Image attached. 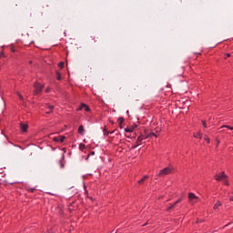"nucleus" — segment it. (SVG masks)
<instances>
[{
  "instance_id": "4be33fe9",
  "label": "nucleus",
  "mask_w": 233,
  "mask_h": 233,
  "mask_svg": "<svg viewBox=\"0 0 233 233\" xmlns=\"http://www.w3.org/2000/svg\"><path fill=\"white\" fill-rule=\"evenodd\" d=\"M79 149L80 150H85V144H80L79 145Z\"/></svg>"
},
{
  "instance_id": "2eb2a0df",
  "label": "nucleus",
  "mask_w": 233,
  "mask_h": 233,
  "mask_svg": "<svg viewBox=\"0 0 233 233\" xmlns=\"http://www.w3.org/2000/svg\"><path fill=\"white\" fill-rule=\"evenodd\" d=\"M219 207H221V202H220V201H218V202L214 205L213 208H214V210H218V208H219Z\"/></svg>"
},
{
  "instance_id": "bb28decb",
  "label": "nucleus",
  "mask_w": 233,
  "mask_h": 233,
  "mask_svg": "<svg viewBox=\"0 0 233 233\" xmlns=\"http://www.w3.org/2000/svg\"><path fill=\"white\" fill-rule=\"evenodd\" d=\"M137 147L138 146L136 144V145H133L131 148H137Z\"/></svg>"
},
{
  "instance_id": "a211bd4d",
  "label": "nucleus",
  "mask_w": 233,
  "mask_h": 233,
  "mask_svg": "<svg viewBox=\"0 0 233 233\" xmlns=\"http://www.w3.org/2000/svg\"><path fill=\"white\" fill-rule=\"evenodd\" d=\"M204 139L205 141H207V143H210V138L208 137V136L205 135Z\"/></svg>"
},
{
  "instance_id": "6e6552de",
  "label": "nucleus",
  "mask_w": 233,
  "mask_h": 233,
  "mask_svg": "<svg viewBox=\"0 0 233 233\" xmlns=\"http://www.w3.org/2000/svg\"><path fill=\"white\" fill-rule=\"evenodd\" d=\"M136 128H137V125H134V126H131L130 127H126L125 128V132H134V130H136Z\"/></svg>"
},
{
  "instance_id": "a878e982",
  "label": "nucleus",
  "mask_w": 233,
  "mask_h": 233,
  "mask_svg": "<svg viewBox=\"0 0 233 233\" xmlns=\"http://www.w3.org/2000/svg\"><path fill=\"white\" fill-rule=\"evenodd\" d=\"M150 136H154L155 137H157L158 135H157V134L154 133V132H151V133H150Z\"/></svg>"
},
{
  "instance_id": "f257e3e1",
  "label": "nucleus",
  "mask_w": 233,
  "mask_h": 233,
  "mask_svg": "<svg viewBox=\"0 0 233 233\" xmlns=\"http://www.w3.org/2000/svg\"><path fill=\"white\" fill-rule=\"evenodd\" d=\"M173 171L174 169H172V167H165L159 171L157 176L158 177H165V176H168V174H172Z\"/></svg>"
},
{
  "instance_id": "cd10ccee",
  "label": "nucleus",
  "mask_w": 233,
  "mask_h": 233,
  "mask_svg": "<svg viewBox=\"0 0 233 233\" xmlns=\"http://www.w3.org/2000/svg\"><path fill=\"white\" fill-rule=\"evenodd\" d=\"M230 56H231L230 54H228V53L226 54V57H230Z\"/></svg>"
},
{
  "instance_id": "6ab92c4d",
  "label": "nucleus",
  "mask_w": 233,
  "mask_h": 233,
  "mask_svg": "<svg viewBox=\"0 0 233 233\" xmlns=\"http://www.w3.org/2000/svg\"><path fill=\"white\" fill-rule=\"evenodd\" d=\"M56 79L58 81H61V74H59V72L56 71Z\"/></svg>"
},
{
  "instance_id": "423d86ee",
  "label": "nucleus",
  "mask_w": 233,
  "mask_h": 233,
  "mask_svg": "<svg viewBox=\"0 0 233 233\" xmlns=\"http://www.w3.org/2000/svg\"><path fill=\"white\" fill-rule=\"evenodd\" d=\"M65 139H66L65 136H60V137H55L53 138V141H55L56 143H63Z\"/></svg>"
},
{
  "instance_id": "0eeeda50",
  "label": "nucleus",
  "mask_w": 233,
  "mask_h": 233,
  "mask_svg": "<svg viewBox=\"0 0 233 233\" xmlns=\"http://www.w3.org/2000/svg\"><path fill=\"white\" fill-rule=\"evenodd\" d=\"M145 139V137H143V135H140L136 142V145H137V147H139V145H143V140Z\"/></svg>"
},
{
  "instance_id": "c756f323",
  "label": "nucleus",
  "mask_w": 233,
  "mask_h": 233,
  "mask_svg": "<svg viewBox=\"0 0 233 233\" xmlns=\"http://www.w3.org/2000/svg\"><path fill=\"white\" fill-rule=\"evenodd\" d=\"M34 190H35V189L31 188V189H29V192H34Z\"/></svg>"
},
{
  "instance_id": "4468645a",
  "label": "nucleus",
  "mask_w": 233,
  "mask_h": 233,
  "mask_svg": "<svg viewBox=\"0 0 233 233\" xmlns=\"http://www.w3.org/2000/svg\"><path fill=\"white\" fill-rule=\"evenodd\" d=\"M46 106L49 110L46 111V114H52V110H54V106H50L48 104Z\"/></svg>"
},
{
  "instance_id": "b1692460",
  "label": "nucleus",
  "mask_w": 233,
  "mask_h": 233,
  "mask_svg": "<svg viewBox=\"0 0 233 233\" xmlns=\"http://www.w3.org/2000/svg\"><path fill=\"white\" fill-rule=\"evenodd\" d=\"M183 199L182 198H178L176 202H175V205H177L178 203H181Z\"/></svg>"
},
{
  "instance_id": "9b49d317",
  "label": "nucleus",
  "mask_w": 233,
  "mask_h": 233,
  "mask_svg": "<svg viewBox=\"0 0 233 233\" xmlns=\"http://www.w3.org/2000/svg\"><path fill=\"white\" fill-rule=\"evenodd\" d=\"M78 134H80L81 136L85 135V127L83 126H79Z\"/></svg>"
},
{
  "instance_id": "dca6fc26",
  "label": "nucleus",
  "mask_w": 233,
  "mask_h": 233,
  "mask_svg": "<svg viewBox=\"0 0 233 233\" xmlns=\"http://www.w3.org/2000/svg\"><path fill=\"white\" fill-rule=\"evenodd\" d=\"M104 132H105V134H104V136H108V134H114V131H107L106 130V128H104Z\"/></svg>"
},
{
  "instance_id": "c9c22d12",
  "label": "nucleus",
  "mask_w": 233,
  "mask_h": 233,
  "mask_svg": "<svg viewBox=\"0 0 233 233\" xmlns=\"http://www.w3.org/2000/svg\"><path fill=\"white\" fill-rule=\"evenodd\" d=\"M91 154H92V156H94V154H95V153H94V152H92Z\"/></svg>"
},
{
  "instance_id": "9d476101",
  "label": "nucleus",
  "mask_w": 233,
  "mask_h": 233,
  "mask_svg": "<svg viewBox=\"0 0 233 233\" xmlns=\"http://www.w3.org/2000/svg\"><path fill=\"white\" fill-rule=\"evenodd\" d=\"M146 179H148V175H145V176L138 181V185H143V183H145Z\"/></svg>"
},
{
  "instance_id": "20e7f679",
  "label": "nucleus",
  "mask_w": 233,
  "mask_h": 233,
  "mask_svg": "<svg viewBox=\"0 0 233 233\" xmlns=\"http://www.w3.org/2000/svg\"><path fill=\"white\" fill-rule=\"evenodd\" d=\"M34 88H35V90H34L35 96H37V94H41V92H43V86H41V84H39L37 82L35 83Z\"/></svg>"
},
{
  "instance_id": "473e14b6",
  "label": "nucleus",
  "mask_w": 233,
  "mask_h": 233,
  "mask_svg": "<svg viewBox=\"0 0 233 233\" xmlns=\"http://www.w3.org/2000/svg\"><path fill=\"white\" fill-rule=\"evenodd\" d=\"M46 92L48 93V89H46Z\"/></svg>"
},
{
  "instance_id": "7c9ffc66",
  "label": "nucleus",
  "mask_w": 233,
  "mask_h": 233,
  "mask_svg": "<svg viewBox=\"0 0 233 233\" xmlns=\"http://www.w3.org/2000/svg\"><path fill=\"white\" fill-rule=\"evenodd\" d=\"M229 201H233V197H230V198H229Z\"/></svg>"
},
{
  "instance_id": "f03ea898",
  "label": "nucleus",
  "mask_w": 233,
  "mask_h": 233,
  "mask_svg": "<svg viewBox=\"0 0 233 233\" xmlns=\"http://www.w3.org/2000/svg\"><path fill=\"white\" fill-rule=\"evenodd\" d=\"M227 175L225 174V172H222L221 175H216L215 176V179L216 181H223V183H225L227 186H228V180H227Z\"/></svg>"
},
{
  "instance_id": "7ed1b4c3",
  "label": "nucleus",
  "mask_w": 233,
  "mask_h": 233,
  "mask_svg": "<svg viewBox=\"0 0 233 233\" xmlns=\"http://www.w3.org/2000/svg\"><path fill=\"white\" fill-rule=\"evenodd\" d=\"M188 200H189V203L191 205H196V203H198V201H199V198H198L196 196V194H194V193H189L188 194Z\"/></svg>"
},
{
  "instance_id": "ddd939ff",
  "label": "nucleus",
  "mask_w": 233,
  "mask_h": 233,
  "mask_svg": "<svg viewBox=\"0 0 233 233\" xmlns=\"http://www.w3.org/2000/svg\"><path fill=\"white\" fill-rule=\"evenodd\" d=\"M194 137H196L197 139H202L203 134H201V132L196 133L194 134Z\"/></svg>"
},
{
  "instance_id": "72a5a7b5",
  "label": "nucleus",
  "mask_w": 233,
  "mask_h": 233,
  "mask_svg": "<svg viewBox=\"0 0 233 233\" xmlns=\"http://www.w3.org/2000/svg\"><path fill=\"white\" fill-rule=\"evenodd\" d=\"M127 116H128L129 112H128V111H127Z\"/></svg>"
},
{
  "instance_id": "f3484780",
  "label": "nucleus",
  "mask_w": 233,
  "mask_h": 233,
  "mask_svg": "<svg viewBox=\"0 0 233 233\" xmlns=\"http://www.w3.org/2000/svg\"><path fill=\"white\" fill-rule=\"evenodd\" d=\"M221 128H228V130H233V127L230 126H222Z\"/></svg>"
},
{
  "instance_id": "39448f33",
  "label": "nucleus",
  "mask_w": 233,
  "mask_h": 233,
  "mask_svg": "<svg viewBox=\"0 0 233 233\" xmlns=\"http://www.w3.org/2000/svg\"><path fill=\"white\" fill-rule=\"evenodd\" d=\"M83 108L86 112H90V107L88 106H86V104L80 105V106L76 109V111L79 112V111L83 110Z\"/></svg>"
},
{
  "instance_id": "393cba45",
  "label": "nucleus",
  "mask_w": 233,
  "mask_h": 233,
  "mask_svg": "<svg viewBox=\"0 0 233 233\" xmlns=\"http://www.w3.org/2000/svg\"><path fill=\"white\" fill-rule=\"evenodd\" d=\"M202 125H203V127H204L205 128H207V121L203 120V121H202Z\"/></svg>"
},
{
  "instance_id": "1a4fd4ad",
  "label": "nucleus",
  "mask_w": 233,
  "mask_h": 233,
  "mask_svg": "<svg viewBox=\"0 0 233 233\" xmlns=\"http://www.w3.org/2000/svg\"><path fill=\"white\" fill-rule=\"evenodd\" d=\"M20 128L22 132H26L28 130V125L20 123Z\"/></svg>"
},
{
  "instance_id": "c85d7f7f",
  "label": "nucleus",
  "mask_w": 233,
  "mask_h": 233,
  "mask_svg": "<svg viewBox=\"0 0 233 233\" xmlns=\"http://www.w3.org/2000/svg\"><path fill=\"white\" fill-rule=\"evenodd\" d=\"M60 167L61 168H63L65 166L63 165V163H60Z\"/></svg>"
},
{
  "instance_id": "f704fd0d",
  "label": "nucleus",
  "mask_w": 233,
  "mask_h": 233,
  "mask_svg": "<svg viewBox=\"0 0 233 233\" xmlns=\"http://www.w3.org/2000/svg\"><path fill=\"white\" fill-rule=\"evenodd\" d=\"M218 145H219V140H218Z\"/></svg>"
},
{
  "instance_id": "412c9836",
  "label": "nucleus",
  "mask_w": 233,
  "mask_h": 233,
  "mask_svg": "<svg viewBox=\"0 0 233 233\" xmlns=\"http://www.w3.org/2000/svg\"><path fill=\"white\" fill-rule=\"evenodd\" d=\"M176 205V203L172 204L169 208H167V211L172 210V208H174Z\"/></svg>"
},
{
  "instance_id": "aec40b11",
  "label": "nucleus",
  "mask_w": 233,
  "mask_h": 233,
  "mask_svg": "<svg viewBox=\"0 0 233 233\" xmlns=\"http://www.w3.org/2000/svg\"><path fill=\"white\" fill-rule=\"evenodd\" d=\"M58 66H59V68H64L65 67V62H60L58 64Z\"/></svg>"
},
{
  "instance_id": "f8f14e48",
  "label": "nucleus",
  "mask_w": 233,
  "mask_h": 233,
  "mask_svg": "<svg viewBox=\"0 0 233 233\" xmlns=\"http://www.w3.org/2000/svg\"><path fill=\"white\" fill-rule=\"evenodd\" d=\"M117 122L119 124L120 128H123V123L125 122V119L123 117H119L117 119Z\"/></svg>"
},
{
  "instance_id": "2f4dec72",
  "label": "nucleus",
  "mask_w": 233,
  "mask_h": 233,
  "mask_svg": "<svg viewBox=\"0 0 233 233\" xmlns=\"http://www.w3.org/2000/svg\"><path fill=\"white\" fill-rule=\"evenodd\" d=\"M147 225H148V222H147L146 224H144L143 227H146Z\"/></svg>"
},
{
  "instance_id": "5701e85b",
  "label": "nucleus",
  "mask_w": 233,
  "mask_h": 233,
  "mask_svg": "<svg viewBox=\"0 0 233 233\" xmlns=\"http://www.w3.org/2000/svg\"><path fill=\"white\" fill-rule=\"evenodd\" d=\"M18 96H19V99H21V101H25V98L23 97V96L21 94L18 93Z\"/></svg>"
}]
</instances>
